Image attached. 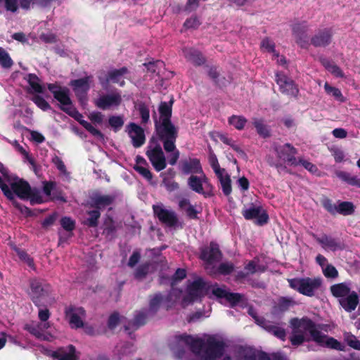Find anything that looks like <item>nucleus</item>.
<instances>
[{
	"mask_svg": "<svg viewBox=\"0 0 360 360\" xmlns=\"http://www.w3.org/2000/svg\"><path fill=\"white\" fill-rule=\"evenodd\" d=\"M275 81L279 86L280 91L288 96L297 98L299 94V89L295 82L282 72L275 74Z\"/></svg>",
	"mask_w": 360,
	"mask_h": 360,
	"instance_id": "0eeeda50",
	"label": "nucleus"
},
{
	"mask_svg": "<svg viewBox=\"0 0 360 360\" xmlns=\"http://www.w3.org/2000/svg\"><path fill=\"white\" fill-rule=\"evenodd\" d=\"M200 176L197 175H191L188 179L187 184L188 187L194 192L201 194L204 195V197L207 198L210 196L211 194L207 193L204 191L203 184H207L208 182V179L207 178L205 173H199Z\"/></svg>",
	"mask_w": 360,
	"mask_h": 360,
	"instance_id": "b1692460",
	"label": "nucleus"
},
{
	"mask_svg": "<svg viewBox=\"0 0 360 360\" xmlns=\"http://www.w3.org/2000/svg\"><path fill=\"white\" fill-rule=\"evenodd\" d=\"M252 124L255 127L258 135L263 138L267 139L271 136V130L268 125L264 123L262 119L254 118Z\"/></svg>",
	"mask_w": 360,
	"mask_h": 360,
	"instance_id": "c9c22d12",
	"label": "nucleus"
},
{
	"mask_svg": "<svg viewBox=\"0 0 360 360\" xmlns=\"http://www.w3.org/2000/svg\"><path fill=\"white\" fill-rule=\"evenodd\" d=\"M91 78V76H86L83 78L72 79L69 83L78 101L81 103L86 99L87 93L90 89Z\"/></svg>",
	"mask_w": 360,
	"mask_h": 360,
	"instance_id": "4468645a",
	"label": "nucleus"
},
{
	"mask_svg": "<svg viewBox=\"0 0 360 360\" xmlns=\"http://www.w3.org/2000/svg\"><path fill=\"white\" fill-rule=\"evenodd\" d=\"M62 110L67 113L69 116L74 118L77 122H78L87 131H89L93 136L99 138L103 139L104 135L103 133L96 129L92 124L87 121L83 119V115L80 113L75 107L72 105L69 106V108H62Z\"/></svg>",
	"mask_w": 360,
	"mask_h": 360,
	"instance_id": "9b49d317",
	"label": "nucleus"
},
{
	"mask_svg": "<svg viewBox=\"0 0 360 360\" xmlns=\"http://www.w3.org/2000/svg\"><path fill=\"white\" fill-rule=\"evenodd\" d=\"M29 296L34 304L40 308L53 302L52 286L42 279L34 278L30 281Z\"/></svg>",
	"mask_w": 360,
	"mask_h": 360,
	"instance_id": "f03ea898",
	"label": "nucleus"
},
{
	"mask_svg": "<svg viewBox=\"0 0 360 360\" xmlns=\"http://www.w3.org/2000/svg\"><path fill=\"white\" fill-rule=\"evenodd\" d=\"M177 341L183 342L189 346L191 350L195 354L201 357V354L205 346V342L201 338H194L190 335L182 334L176 336Z\"/></svg>",
	"mask_w": 360,
	"mask_h": 360,
	"instance_id": "aec40b11",
	"label": "nucleus"
},
{
	"mask_svg": "<svg viewBox=\"0 0 360 360\" xmlns=\"http://www.w3.org/2000/svg\"><path fill=\"white\" fill-rule=\"evenodd\" d=\"M27 82L35 93L43 94L44 87L39 84V79L35 74L30 73L27 75Z\"/></svg>",
	"mask_w": 360,
	"mask_h": 360,
	"instance_id": "a19ab883",
	"label": "nucleus"
},
{
	"mask_svg": "<svg viewBox=\"0 0 360 360\" xmlns=\"http://www.w3.org/2000/svg\"><path fill=\"white\" fill-rule=\"evenodd\" d=\"M61 227L66 231L72 233L75 229V221L70 217H63L60 220Z\"/></svg>",
	"mask_w": 360,
	"mask_h": 360,
	"instance_id": "864d4df0",
	"label": "nucleus"
},
{
	"mask_svg": "<svg viewBox=\"0 0 360 360\" xmlns=\"http://www.w3.org/2000/svg\"><path fill=\"white\" fill-rule=\"evenodd\" d=\"M146 320L147 314L145 309L137 311L134 316V319L129 321L127 324L124 325V330L128 333L131 338H133L132 332L130 330H136L141 326L145 325L146 323Z\"/></svg>",
	"mask_w": 360,
	"mask_h": 360,
	"instance_id": "c85d7f7f",
	"label": "nucleus"
},
{
	"mask_svg": "<svg viewBox=\"0 0 360 360\" xmlns=\"http://www.w3.org/2000/svg\"><path fill=\"white\" fill-rule=\"evenodd\" d=\"M53 359L58 360H78L79 356L76 354V348L72 345H69L67 349L60 347L53 351L51 354Z\"/></svg>",
	"mask_w": 360,
	"mask_h": 360,
	"instance_id": "c756f323",
	"label": "nucleus"
},
{
	"mask_svg": "<svg viewBox=\"0 0 360 360\" xmlns=\"http://www.w3.org/2000/svg\"><path fill=\"white\" fill-rule=\"evenodd\" d=\"M212 294L217 298H224L230 303L231 307H234L238 304L243 298V295L238 292H231L225 289L217 287L212 289Z\"/></svg>",
	"mask_w": 360,
	"mask_h": 360,
	"instance_id": "a878e982",
	"label": "nucleus"
},
{
	"mask_svg": "<svg viewBox=\"0 0 360 360\" xmlns=\"http://www.w3.org/2000/svg\"><path fill=\"white\" fill-rule=\"evenodd\" d=\"M222 253L219 245L215 242H210V245L200 249V259L207 264H212L221 259Z\"/></svg>",
	"mask_w": 360,
	"mask_h": 360,
	"instance_id": "2eb2a0df",
	"label": "nucleus"
},
{
	"mask_svg": "<svg viewBox=\"0 0 360 360\" xmlns=\"http://www.w3.org/2000/svg\"><path fill=\"white\" fill-rule=\"evenodd\" d=\"M316 242L326 250L335 252L345 249V245L340 238H333L330 236L323 234L321 237H314Z\"/></svg>",
	"mask_w": 360,
	"mask_h": 360,
	"instance_id": "5701e85b",
	"label": "nucleus"
},
{
	"mask_svg": "<svg viewBox=\"0 0 360 360\" xmlns=\"http://www.w3.org/2000/svg\"><path fill=\"white\" fill-rule=\"evenodd\" d=\"M200 25V22L196 15L192 16L186 20L184 27L186 29H196Z\"/></svg>",
	"mask_w": 360,
	"mask_h": 360,
	"instance_id": "338daca9",
	"label": "nucleus"
},
{
	"mask_svg": "<svg viewBox=\"0 0 360 360\" xmlns=\"http://www.w3.org/2000/svg\"><path fill=\"white\" fill-rule=\"evenodd\" d=\"M335 174L340 180L348 185L360 188V178L357 176L352 175L350 173L345 171H337Z\"/></svg>",
	"mask_w": 360,
	"mask_h": 360,
	"instance_id": "e433bc0d",
	"label": "nucleus"
},
{
	"mask_svg": "<svg viewBox=\"0 0 360 360\" xmlns=\"http://www.w3.org/2000/svg\"><path fill=\"white\" fill-rule=\"evenodd\" d=\"M184 53L186 59L193 64L195 66H201L204 65L207 59L202 52L195 49H185Z\"/></svg>",
	"mask_w": 360,
	"mask_h": 360,
	"instance_id": "7c9ffc66",
	"label": "nucleus"
},
{
	"mask_svg": "<svg viewBox=\"0 0 360 360\" xmlns=\"http://www.w3.org/2000/svg\"><path fill=\"white\" fill-rule=\"evenodd\" d=\"M337 208V213L343 216L352 215L355 212L354 203L349 201L339 202Z\"/></svg>",
	"mask_w": 360,
	"mask_h": 360,
	"instance_id": "58836bf2",
	"label": "nucleus"
},
{
	"mask_svg": "<svg viewBox=\"0 0 360 360\" xmlns=\"http://www.w3.org/2000/svg\"><path fill=\"white\" fill-rule=\"evenodd\" d=\"M115 199L116 196L115 195L95 193L90 197V206L100 211L112 205Z\"/></svg>",
	"mask_w": 360,
	"mask_h": 360,
	"instance_id": "393cba45",
	"label": "nucleus"
},
{
	"mask_svg": "<svg viewBox=\"0 0 360 360\" xmlns=\"http://www.w3.org/2000/svg\"><path fill=\"white\" fill-rule=\"evenodd\" d=\"M204 350L201 354L202 360H215L221 358L226 347L223 340H218L214 337H209L205 342Z\"/></svg>",
	"mask_w": 360,
	"mask_h": 360,
	"instance_id": "39448f33",
	"label": "nucleus"
},
{
	"mask_svg": "<svg viewBox=\"0 0 360 360\" xmlns=\"http://www.w3.org/2000/svg\"><path fill=\"white\" fill-rule=\"evenodd\" d=\"M150 264L149 262L143 263L139 265L134 273V278L141 281L146 277L150 270Z\"/></svg>",
	"mask_w": 360,
	"mask_h": 360,
	"instance_id": "37998d69",
	"label": "nucleus"
},
{
	"mask_svg": "<svg viewBox=\"0 0 360 360\" xmlns=\"http://www.w3.org/2000/svg\"><path fill=\"white\" fill-rule=\"evenodd\" d=\"M235 266L231 262H222L217 267V273L220 275H230L234 270Z\"/></svg>",
	"mask_w": 360,
	"mask_h": 360,
	"instance_id": "8fccbe9b",
	"label": "nucleus"
},
{
	"mask_svg": "<svg viewBox=\"0 0 360 360\" xmlns=\"http://www.w3.org/2000/svg\"><path fill=\"white\" fill-rule=\"evenodd\" d=\"M323 275L328 278H335L338 276V271L336 268L330 264H328L324 269H323Z\"/></svg>",
	"mask_w": 360,
	"mask_h": 360,
	"instance_id": "e2e57ef3",
	"label": "nucleus"
},
{
	"mask_svg": "<svg viewBox=\"0 0 360 360\" xmlns=\"http://www.w3.org/2000/svg\"><path fill=\"white\" fill-rule=\"evenodd\" d=\"M0 188L1 189L5 197L11 202V204L17 209L22 214H25L27 217L32 216V210L26 207L25 205H23L18 202V200L15 198V196H14L13 193L10 189L8 186L4 181L2 178L0 176Z\"/></svg>",
	"mask_w": 360,
	"mask_h": 360,
	"instance_id": "412c9836",
	"label": "nucleus"
},
{
	"mask_svg": "<svg viewBox=\"0 0 360 360\" xmlns=\"http://www.w3.org/2000/svg\"><path fill=\"white\" fill-rule=\"evenodd\" d=\"M220 184L221 186L222 192L226 196H229L232 192L231 180L228 174H225L223 179H221Z\"/></svg>",
	"mask_w": 360,
	"mask_h": 360,
	"instance_id": "3c124183",
	"label": "nucleus"
},
{
	"mask_svg": "<svg viewBox=\"0 0 360 360\" xmlns=\"http://www.w3.org/2000/svg\"><path fill=\"white\" fill-rule=\"evenodd\" d=\"M179 207L181 210L186 212L188 218L191 219H198V211L191 204L188 199L183 198L179 202Z\"/></svg>",
	"mask_w": 360,
	"mask_h": 360,
	"instance_id": "72a5a7b5",
	"label": "nucleus"
},
{
	"mask_svg": "<svg viewBox=\"0 0 360 360\" xmlns=\"http://www.w3.org/2000/svg\"><path fill=\"white\" fill-rule=\"evenodd\" d=\"M173 100L169 102L162 101L158 111L160 119L155 117V134L162 142L163 148L167 153H172L169 156L168 162L175 165L179 158L180 152L176 148V141L178 138V128L172 122Z\"/></svg>",
	"mask_w": 360,
	"mask_h": 360,
	"instance_id": "f257e3e1",
	"label": "nucleus"
},
{
	"mask_svg": "<svg viewBox=\"0 0 360 360\" xmlns=\"http://www.w3.org/2000/svg\"><path fill=\"white\" fill-rule=\"evenodd\" d=\"M47 89L53 94V98L60 103V109L62 108H69L72 105V100L70 97V89L66 86H62L58 83H48Z\"/></svg>",
	"mask_w": 360,
	"mask_h": 360,
	"instance_id": "6e6552de",
	"label": "nucleus"
},
{
	"mask_svg": "<svg viewBox=\"0 0 360 360\" xmlns=\"http://www.w3.org/2000/svg\"><path fill=\"white\" fill-rule=\"evenodd\" d=\"M324 89L328 94H332V96L338 101L341 102L345 101L342 94L339 89L331 86L328 83L326 82L324 84Z\"/></svg>",
	"mask_w": 360,
	"mask_h": 360,
	"instance_id": "de8ad7c7",
	"label": "nucleus"
},
{
	"mask_svg": "<svg viewBox=\"0 0 360 360\" xmlns=\"http://www.w3.org/2000/svg\"><path fill=\"white\" fill-rule=\"evenodd\" d=\"M120 317L118 312L115 311L110 315L108 319V327L110 330H114L120 323Z\"/></svg>",
	"mask_w": 360,
	"mask_h": 360,
	"instance_id": "052dcab7",
	"label": "nucleus"
},
{
	"mask_svg": "<svg viewBox=\"0 0 360 360\" xmlns=\"http://www.w3.org/2000/svg\"><path fill=\"white\" fill-rule=\"evenodd\" d=\"M320 325H316L315 327H314L309 332V334L314 342H317L321 345H323L324 340L327 338V336L323 335L320 331Z\"/></svg>",
	"mask_w": 360,
	"mask_h": 360,
	"instance_id": "c03bdc74",
	"label": "nucleus"
},
{
	"mask_svg": "<svg viewBox=\"0 0 360 360\" xmlns=\"http://www.w3.org/2000/svg\"><path fill=\"white\" fill-rule=\"evenodd\" d=\"M323 207L330 214L335 215L337 214V205L333 202V200L327 197H323L321 200Z\"/></svg>",
	"mask_w": 360,
	"mask_h": 360,
	"instance_id": "a18cd8bd",
	"label": "nucleus"
},
{
	"mask_svg": "<svg viewBox=\"0 0 360 360\" xmlns=\"http://www.w3.org/2000/svg\"><path fill=\"white\" fill-rule=\"evenodd\" d=\"M293 304L292 298L281 297L278 299L277 307L281 311L288 310L290 307Z\"/></svg>",
	"mask_w": 360,
	"mask_h": 360,
	"instance_id": "bf43d9fd",
	"label": "nucleus"
},
{
	"mask_svg": "<svg viewBox=\"0 0 360 360\" xmlns=\"http://www.w3.org/2000/svg\"><path fill=\"white\" fill-rule=\"evenodd\" d=\"M309 25L307 21L295 23L292 25V32L295 42L302 49H308L310 45L308 36Z\"/></svg>",
	"mask_w": 360,
	"mask_h": 360,
	"instance_id": "f8f14e48",
	"label": "nucleus"
},
{
	"mask_svg": "<svg viewBox=\"0 0 360 360\" xmlns=\"http://www.w3.org/2000/svg\"><path fill=\"white\" fill-rule=\"evenodd\" d=\"M274 150L277 158L281 160L287 162L291 166L296 167L299 165V162L295 158L297 150L290 143H288L283 146H275Z\"/></svg>",
	"mask_w": 360,
	"mask_h": 360,
	"instance_id": "9d476101",
	"label": "nucleus"
},
{
	"mask_svg": "<svg viewBox=\"0 0 360 360\" xmlns=\"http://www.w3.org/2000/svg\"><path fill=\"white\" fill-rule=\"evenodd\" d=\"M359 302V296L355 291H352L346 297L339 300L340 304L347 312L355 310Z\"/></svg>",
	"mask_w": 360,
	"mask_h": 360,
	"instance_id": "2f4dec72",
	"label": "nucleus"
},
{
	"mask_svg": "<svg viewBox=\"0 0 360 360\" xmlns=\"http://www.w3.org/2000/svg\"><path fill=\"white\" fill-rule=\"evenodd\" d=\"M127 133L131 139V144L135 148H141L146 142L144 129L134 122L129 123L127 127Z\"/></svg>",
	"mask_w": 360,
	"mask_h": 360,
	"instance_id": "6ab92c4d",
	"label": "nucleus"
},
{
	"mask_svg": "<svg viewBox=\"0 0 360 360\" xmlns=\"http://www.w3.org/2000/svg\"><path fill=\"white\" fill-rule=\"evenodd\" d=\"M138 110L141 118V122L146 124L149 121L150 111L147 105L144 103H141L139 105Z\"/></svg>",
	"mask_w": 360,
	"mask_h": 360,
	"instance_id": "4d7b16f0",
	"label": "nucleus"
},
{
	"mask_svg": "<svg viewBox=\"0 0 360 360\" xmlns=\"http://www.w3.org/2000/svg\"><path fill=\"white\" fill-rule=\"evenodd\" d=\"M326 341L324 340V343L323 345H325L326 347H329V348H331V349H337V350H340V351H342L343 350V347L341 345V343L338 341L336 339L333 338H326Z\"/></svg>",
	"mask_w": 360,
	"mask_h": 360,
	"instance_id": "774afa93",
	"label": "nucleus"
},
{
	"mask_svg": "<svg viewBox=\"0 0 360 360\" xmlns=\"http://www.w3.org/2000/svg\"><path fill=\"white\" fill-rule=\"evenodd\" d=\"M89 217L84 221V224L91 228H95L98 225V219L101 217V212L97 209L86 212Z\"/></svg>",
	"mask_w": 360,
	"mask_h": 360,
	"instance_id": "ea45409f",
	"label": "nucleus"
},
{
	"mask_svg": "<svg viewBox=\"0 0 360 360\" xmlns=\"http://www.w3.org/2000/svg\"><path fill=\"white\" fill-rule=\"evenodd\" d=\"M31 100L34 104L43 111H47L51 109L50 104L41 96L34 95Z\"/></svg>",
	"mask_w": 360,
	"mask_h": 360,
	"instance_id": "09e8293b",
	"label": "nucleus"
},
{
	"mask_svg": "<svg viewBox=\"0 0 360 360\" xmlns=\"http://www.w3.org/2000/svg\"><path fill=\"white\" fill-rule=\"evenodd\" d=\"M164 300L165 297L160 292L150 296L148 311L153 314H155L158 311Z\"/></svg>",
	"mask_w": 360,
	"mask_h": 360,
	"instance_id": "4c0bfd02",
	"label": "nucleus"
},
{
	"mask_svg": "<svg viewBox=\"0 0 360 360\" xmlns=\"http://www.w3.org/2000/svg\"><path fill=\"white\" fill-rule=\"evenodd\" d=\"M304 335L301 330L292 329V335L290 338L291 344L294 346H299L304 342Z\"/></svg>",
	"mask_w": 360,
	"mask_h": 360,
	"instance_id": "5fc2aeb1",
	"label": "nucleus"
},
{
	"mask_svg": "<svg viewBox=\"0 0 360 360\" xmlns=\"http://www.w3.org/2000/svg\"><path fill=\"white\" fill-rule=\"evenodd\" d=\"M160 141L158 136L153 135L146 150V155L156 172H160L167 167L166 158Z\"/></svg>",
	"mask_w": 360,
	"mask_h": 360,
	"instance_id": "20e7f679",
	"label": "nucleus"
},
{
	"mask_svg": "<svg viewBox=\"0 0 360 360\" xmlns=\"http://www.w3.org/2000/svg\"><path fill=\"white\" fill-rule=\"evenodd\" d=\"M290 325L295 331L296 330H304L307 332H310L311 329L316 325L311 319L307 317L302 319L293 318L290 320Z\"/></svg>",
	"mask_w": 360,
	"mask_h": 360,
	"instance_id": "473e14b6",
	"label": "nucleus"
},
{
	"mask_svg": "<svg viewBox=\"0 0 360 360\" xmlns=\"http://www.w3.org/2000/svg\"><path fill=\"white\" fill-rule=\"evenodd\" d=\"M13 62L6 51L0 47V65L4 68H10L13 65Z\"/></svg>",
	"mask_w": 360,
	"mask_h": 360,
	"instance_id": "49530a36",
	"label": "nucleus"
},
{
	"mask_svg": "<svg viewBox=\"0 0 360 360\" xmlns=\"http://www.w3.org/2000/svg\"><path fill=\"white\" fill-rule=\"evenodd\" d=\"M127 67H122L120 69H115L108 72L105 77L98 76V80L102 86H106L110 82L112 83H119L122 77L128 73Z\"/></svg>",
	"mask_w": 360,
	"mask_h": 360,
	"instance_id": "cd10ccee",
	"label": "nucleus"
},
{
	"mask_svg": "<svg viewBox=\"0 0 360 360\" xmlns=\"http://www.w3.org/2000/svg\"><path fill=\"white\" fill-rule=\"evenodd\" d=\"M65 317L72 329H79L84 327L83 319L86 317V311L82 307L70 305L65 309Z\"/></svg>",
	"mask_w": 360,
	"mask_h": 360,
	"instance_id": "423d86ee",
	"label": "nucleus"
},
{
	"mask_svg": "<svg viewBox=\"0 0 360 360\" xmlns=\"http://www.w3.org/2000/svg\"><path fill=\"white\" fill-rule=\"evenodd\" d=\"M242 214L246 220L256 219L255 224L263 226L268 223L269 217L267 212L261 206L253 205L247 209L242 210Z\"/></svg>",
	"mask_w": 360,
	"mask_h": 360,
	"instance_id": "ddd939ff",
	"label": "nucleus"
},
{
	"mask_svg": "<svg viewBox=\"0 0 360 360\" xmlns=\"http://www.w3.org/2000/svg\"><path fill=\"white\" fill-rule=\"evenodd\" d=\"M153 210L155 216L162 224L169 227H174L177 225L178 217L174 211L167 210L160 205H153Z\"/></svg>",
	"mask_w": 360,
	"mask_h": 360,
	"instance_id": "dca6fc26",
	"label": "nucleus"
},
{
	"mask_svg": "<svg viewBox=\"0 0 360 360\" xmlns=\"http://www.w3.org/2000/svg\"><path fill=\"white\" fill-rule=\"evenodd\" d=\"M229 124L233 126L238 130H242L244 129L248 120L241 115H232L229 118Z\"/></svg>",
	"mask_w": 360,
	"mask_h": 360,
	"instance_id": "79ce46f5",
	"label": "nucleus"
},
{
	"mask_svg": "<svg viewBox=\"0 0 360 360\" xmlns=\"http://www.w3.org/2000/svg\"><path fill=\"white\" fill-rule=\"evenodd\" d=\"M207 75L210 79L214 82L215 84H219V79L220 76V71L218 67L212 65L209 67Z\"/></svg>",
	"mask_w": 360,
	"mask_h": 360,
	"instance_id": "69168bd1",
	"label": "nucleus"
},
{
	"mask_svg": "<svg viewBox=\"0 0 360 360\" xmlns=\"http://www.w3.org/2000/svg\"><path fill=\"white\" fill-rule=\"evenodd\" d=\"M266 328L269 332L272 333L278 338L281 339V340H285L286 337L285 329L273 325L266 326Z\"/></svg>",
	"mask_w": 360,
	"mask_h": 360,
	"instance_id": "13d9d810",
	"label": "nucleus"
},
{
	"mask_svg": "<svg viewBox=\"0 0 360 360\" xmlns=\"http://www.w3.org/2000/svg\"><path fill=\"white\" fill-rule=\"evenodd\" d=\"M333 32L332 28L326 27L319 30L310 39V44L316 48L326 47L333 40Z\"/></svg>",
	"mask_w": 360,
	"mask_h": 360,
	"instance_id": "a211bd4d",
	"label": "nucleus"
},
{
	"mask_svg": "<svg viewBox=\"0 0 360 360\" xmlns=\"http://www.w3.org/2000/svg\"><path fill=\"white\" fill-rule=\"evenodd\" d=\"M108 123L113 129L115 132L119 131L124 124V120L121 116H110L108 119Z\"/></svg>",
	"mask_w": 360,
	"mask_h": 360,
	"instance_id": "603ef678",
	"label": "nucleus"
},
{
	"mask_svg": "<svg viewBox=\"0 0 360 360\" xmlns=\"http://www.w3.org/2000/svg\"><path fill=\"white\" fill-rule=\"evenodd\" d=\"M11 184V190L14 195H16L20 199H28L31 195V187L29 183L22 179Z\"/></svg>",
	"mask_w": 360,
	"mask_h": 360,
	"instance_id": "bb28decb",
	"label": "nucleus"
},
{
	"mask_svg": "<svg viewBox=\"0 0 360 360\" xmlns=\"http://www.w3.org/2000/svg\"><path fill=\"white\" fill-rule=\"evenodd\" d=\"M261 47L265 49L268 52L274 53L276 57L278 56V53L276 51L275 44L270 40L269 37H265L261 42Z\"/></svg>",
	"mask_w": 360,
	"mask_h": 360,
	"instance_id": "6e6d98bb",
	"label": "nucleus"
},
{
	"mask_svg": "<svg viewBox=\"0 0 360 360\" xmlns=\"http://www.w3.org/2000/svg\"><path fill=\"white\" fill-rule=\"evenodd\" d=\"M104 230L103 232L107 235H112L116 231V227L115 222L111 217H108L104 222Z\"/></svg>",
	"mask_w": 360,
	"mask_h": 360,
	"instance_id": "0e129e2a",
	"label": "nucleus"
},
{
	"mask_svg": "<svg viewBox=\"0 0 360 360\" xmlns=\"http://www.w3.org/2000/svg\"><path fill=\"white\" fill-rule=\"evenodd\" d=\"M122 103V96L119 93L103 94L94 101V105L101 110H108L112 107H118Z\"/></svg>",
	"mask_w": 360,
	"mask_h": 360,
	"instance_id": "f3484780",
	"label": "nucleus"
},
{
	"mask_svg": "<svg viewBox=\"0 0 360 360\" xmlns=\"http://www.w3.org/2000/svg\"><path fill=\"white\" fill-rule=\"evenodd\" d=\"M24 330L28 331L31 335H34L37 338H41L42 336V333L39 327V326H35L34 324L26 323L23 327Z\"/></svg>",
	"mask_w": 360,
	"mask_h": 360,
	"instance_id": "680f3d73",
	"label": "nucleus"
},
{
	"mask_svg": "<svg viewBox=\"0 0 360 360\" xmlns=\"http://www.w3.org/2000/svg\"><path fill=\"white\" fill-rule=\"evenodd\" d=\"M333 296L337 298H344L351 292L350 288L345 283L334 284L330 287Z\"/></svg>",
	"mask_w": 360,
	"mask_h": 360,
	"instance_id": "f704fd0d",
	"label": "nucleus"
},
{
	"mask_svg": "<svg viewBox=\"0 0 360 360\" xmlns=\"http://www.w3.org/2000/svg\"><path fill=\"white\" fill-rule=\"evenodd\" d=\"M179 169L184 175H195L199 173H203V169L198 158H191L181 160L179 162Z\"/></svg>",
	"mask_w": 360,
	"mask_h": 360,
	"instance_id": "4be33fe9",
	"label": "nucleus"
},
{
	"mask_svg": "<svg viewBox=\"0 0 360 360\" xmlns=\"http://www.w3.org/2000/svg\"><path fill=\"white\" fill-rule=\"evenodd\" d=\"M288 282L292 289L307 297L314 296L323 284V280L320 277L289 278Z\"/></svg>",
	"mask_w": 360,
	"mask_h": 360,
	"instance_id": "7ed1b4c3",
	"label": "nucleus"
},
{
	"mask_svg": "<svg viewBox=\"0 0 360 360\" xmlns=\"http://www.w3.org/2000/svg\"><path fill=\"white\" fill-rule=\"evenodd\" d=\"M209 288V286L202 278H198L188 286V293L185 300L191 302L197 301L207 293Z\"/></svg>",
	"mask_w": 360,
	"mask_h": 360,
	"instance_id": "1a4fd4ad",
	"label": "nucleus"
}]
</instances>
